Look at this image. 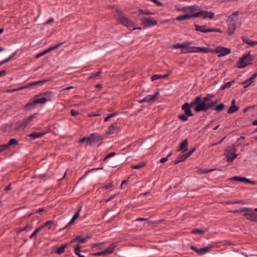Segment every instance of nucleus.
Instances as JSON below:
<instances>
[{
	"label": "nucleus",
	"instance_id": "nucleus-13",
	"mask_svg": "<svg viewBox=\"0 0 257 257\" xmlns=\"http://www.w3.org/2000/svg\"><path fill=\"white\" fill-rule=\"evenodd\" d=\"M191 107H192L191 103L189 104L188 103L186 102L182 105L181 107L182 110L184 111L186 115L189 116H192L193 115L190 108Z\"/></svg>",
	"mask_w": 257,
	"mask_h": 257
},
{
	"label": "nucleus",
	"instance_id": "nucleus-41",
	"mask_svg": "<svg viewBox=\"0 0 257 257\" xmlns=\"http://www.w3.org/2000/svg\"><path fill=\"white\" fill-rule=\"evenodd\" d=\"M118 114V112H114L113 113H110L107 116H106L104 119V121L105 122H106L107 121H108V120L112 117H113V116H116Z\"/></svg>",
	"mask_w": 257,
	"mask_h": 257
},
{
	"label": "nucleus",
	"instance_id": "nucleus-36",
	"mask_svg": "<svg viewBox=\"0 0 257 257\" xmlns=\"http://www.w3.org/2000/svg\"><path fill=\"white\" fill-rule=\"evenodd\" d=\"M32 229V226L30 224H27L25 227L23 228H19L17 230V233H19L23 231L30 230Z\"/></svg>",
	"mask_w": 257,
	"mask_h": 257
},
{
	"label": "nucleus",
	"instance_id": "nucleus-5",
	"mask_svg": "<svg viewBox=\"0 0 257 257\" xmlns=\"http://www.w3.org/2000/svg\"><path fill=\"white\" fill-rule=\"evenodd\" d=\"M215 14L212 12H208L207 11L201 10L197 12L194 17L195 18L201 17L203 19H210L212 20L214 17Z\"/></svg>",
	"mask_w": 257,
	"mask_h": 257
},
{
	"label": "nucleus",
	"instance_id": "nucleus-52",
	"mask_svg": "<svg viewBox=\"0 0 257 257\" xmlns=\"http://www.w3.org/2000/svg\"><path fill=\"white\" fill-rule=\"evenodd\" d=\"M213 170H214V169L208 170L206 169H200V170H198V172H199V173L205 174V173H207L209 172L212 171Z\"/></svg>",
	"mask_w": 257,
	"mask_h": 257
},
{
	"label": "nucleus",
	"instance_id": "nucleus-19",
	"mask_svg": "<svg viewBox=\"0 0 257 257\" xmlns=\"http://www.w3.org/2000/svg\"><path fill=\"white\" fill-rule=\"evenodd\" d=\"M228 28L227 30V33L229 35H232L235 30L236 29V24L234 23H227Z\"/></svg>",
	"mask_w": 257,
	"mask_h": 257
},
{
	"label": "nucleus",
	"instance_id": "nucleus-11",
	"mask_svg": "<svg viewBox=\"0 0 257 257\" xmlns=\"http://www.w3.org/2000/svg\"><path fill=\"white\" fill-rule=\"evenodd\" d=\"M82 209V206H80L78 209L77 210L76 212L74 214V215L73 216L72 218L71 219L70 221L67 224V225L63 228L61 229L60 230H62L68 227V226H70L71 225L73 224L75 221L77 219L79 216V214L81 211Z\"/></svg>",
	"mask_w": 257,
	"mask_h": 257
},
{
	"label": "nucleus",
	"instance_id": "nucleus-64",
	"mask_svg": "<svg viewBox=\"0 0 257 257\" xmlns=\"http://www.w3.org/2000/svg\"><path fill=\"white\" fill-rule=\"evenodd\" d=\"M78 114H79V112L78 111H77L76 110H75L74 109H71V114L72 116H76V115H77Z\"/></svg>",
	"mask_w": 257,
	"mask_h": 257
},
{
	"label": "nucleus",
	"instance_id": "nucleus-7",
	"mask_svg": "<svg viewBox=\"0 0 257 257\" xmlns=\"http://www.w3.org/2000/svg\"><path fill=\"white\" fill-rule=\"evenodd\" d=\"M200 8L196 5H192L190 6L182 8V11L187 13L189 16L194 15L197 12L200 11Z\"/></svg>",
	"mask_w": 257,
	"mask_h": 257
},
{
	"label": "nucleus",
	"instance_id": "nucleus-45",
	"mask_svg": "<svg viewBox=\"0 0 257 257\" xmlns=\"http://www.w3.org/2000/svg\"><path fill=\"white\" fill-rule=\"evenodd\" d=\"M178 117L181 119V120L183 121H186L188 120V116L187 115L185 114H179L178 115Z\"/></svg>",
	"mask_w": 257,
	"mask_h": 257
},
{
	"label": "nucleus",
	"instance_id": "nucleus-61",
	"mask_svg": "<svg viewBox=\"0 0 257 257\" xmlns=\"http://www.w3.org/2000/svg\"><path fill=\"white\" fill-rule=\"evenodd\" d=\"M46 54V51H45V50H44V51H42V52H40V53H39L37 54L36 55L35 57H36V58H40V57H41V56H43V55H45Z\"/></svg>",
	"mask_w": 257,
	"mask_h": 257
},
{
	"label": "nucleus",
	"instance_id": "nucleus-31",
	"mask_svg": "<svg viewBox=\"0 0 257 257\" xmlns=\"http://www.w3.org/2000/svg\"><path fill=\"white\" fill-rule=\"evenodd\" d=\"M67 246V244H63L61 246H59L55 250V252L58 254L63 253L65 251V248Z\"/></svg>",
	"mask_w": 257,
	"mask_h": 257
},
{
	"label": "nucleus",
	"instance_id": "nucleus-38",
	"mask_svg": "<svg viewBox=\"0 0 257 257\" xmlns=\"http://www.w3.org/2000/svg\"><path fill=\"white\" fill-rule=\"evenodd\" d=\"M18 141L16 139H11L9 141V143L6 145L7 146V148L8 149L11 146L14 145H16L18 144Z\"/></svg>",
	"mask_w": 257,
	"mask_h": 257
},
{
	"label": "nucleus",
	"instance_id": "nucleus-46",
	"mask_svg": "<svg viewBox=\"0 0 257 257\" xmlns=\"http://www.w3.org/2000/svg\"><path fill=\"white\" fill-rule=\"evenodd\" d=\"M42 227H38L35 230V231L30 235V238H32L35 235H36L41 230Z\"/></svg>",
	"mask_w": 257,
	"mask_h": 257
},
{
	"label": "nucleus",
	"instance_id": "nucleus-47",
	"mask_svg": "<svg viewBox=\"0 0 257 257\" xmlns=\"http://www.w3.org/2000/svg\"><path fill=\"white\" fill-rule=\"evenodd\" d=\"M245 210H248V211H254L257 212V208H255L253 209L252 208L243 207L239 211L242 212V211H243Z\"/></svg>",
	"mask_w": 257,
	"mask_h": 257
},
{
	"label": "nucleus",
	"instance_id": "nucleus-54",
	"mask_svg": "<svg viewBox=\"0 0 257 257\" xmlns=\"http://www.w3.org/2000/svg\"><path fill=\"white\" fill-rule=\"evenodd\" d=\"M115 155V152H111L108 154H107L104 158V161L106 160L107 159L112 157Z\"/></svg>",
	"mask_w": 257,
	"mask_h": 257
},
{
	"label": "nucleus",
	"instance_id": "nucleus-21",
	"mask_svg": "<svg viewBox=\"0 0 257 257\" xmlns=\"http://www.w3.org/2000/svg\"><path fill=\"white\" fill-rule=\"evenodd\" d=\"M37 116L36 114H34L29 116L28 117L23 119L25 125L27 127L28 125H30L31 124V122L34 118H35Z\"/></svg>",
	"mask_w": 257,
	"mask_h": 257
},
{
	"label": "nucleus",
	"instance_id": "nucleus-1",
	"mask_svg": "<svg viewBox=\"0 0 257 257\" xmlns=\"http://www.w3.org/2000/svg\"><path fill=\"white\" fill-rule=\"evenodd\" d=\"M217 101H213L210 97L207 96L203 98L196 97L191 102V105L196 112L206 111L216 104Z\"/></svg>",
	"mask_w": 257,
	"mask_h": 257
},
{
	"label": "nucleus",
	"instance_id": "nucleus-27",
	"mask_svg": "<svg viewBox=\"0 0 257 257\" xmlns=\"http://www.w3.org/2000/svg\"><path fill=\"white\" fill-rule=\"evenodd\" d=\"M169 75H170V73L166 74L165 75L155 74V75H153V76H152L151 79L152 81H154V80H158L159 79L165 78L167 77Z\"/></svg>",
	"mask_w": 257,
	"mask_h": 257
},
{
	"label": "nucleus",
	"instance_id": "nucleus-51",
	"mask_svg": "<svg viewBox=\"0 0 257 257\" xmlns=\"http://www.w3.org/2000/svg\"><path fill=\"white\" fill-rule=\"evenodd\" d=\"M80 246L79 245H76L74 248V252L75 253L78 255L80 253Z\"/></svg>",
	"mask_w": 257,
	"mask_h": 257
},
{
	"label": "nucleus",
	"instance_id": "nucleus-48",
	"mask_svg": "<svg viewBox=\"0 0 257 257\" xmlns=\"http://www.w3.org/2000/svg\"><path fill=\"white\" fill-rule=\"evenodd\" d=\"M242 182L248 183V184H252V185H256V182L250 181L248 179H247L246 178H244V177L243 178Z\"/></svg>",
	"mask_w": 257,
	"mask_h": 257
},
{
	"label": "nucleus",
	"instance_id": "nucleus-22",
	"mask_svg": "<svg viewBox=\"0 0 257 257\" xmlns=\"http://www.w3.org/2000/svg\"><path fill=\"white\" fill-rule=\"evenodd\" d=\"M188 150V141L187 140H183L180 144V147L178 150V151L183 152H186Z\"/></svg>",
	"mask_w": 257,
	"mask_h": 257
},
{
	"label": "nucleus",
	"instance_id": "nucleus-49",
	"mask_svg": "<svg viewBox=\"0 0 257 257\" xmlns=\"http://www.w3.org/2000/svg\"><path fill=\"white\" fill-rule=\"evenodd\" d=\"M243 178L244 177H241L240 176H234V177H232L230 179V180H235V181H238V182H242Z\"/></svg>",
	"mask_w": 257,
	"mask_h": 257
},
{
	"label": "nucleus",
	"instance_id": "nucleus-14",
	"mask_svg": "<svg viewBox=\"0 0 257 257\" xmlns=\"http://www.w3.org/2000/svg\"><path fill=\"white\" fill-rule=\"evenodd\" d=\"M91 238L90 235H86L85 237H82L80 235H77L75 238L71 240V242H77L80 243L85 242L88 239Z\"/></svg>",
	"mask_w": 257,
	"mask_h": 257
},
{
	"label": "nucleus",
	"instance_id": "nucleus-10",
	"mask_svg": "<svg viewBox=\"0 0 257 257\" xmlns=\"http://www.w3.org/2000/svg\"><path fill=\"white\" fill-rule=\"evenodd\" d=\"M90 145L98 142L103 140L102 136L97 133H92L89 136Z\"/></svg>",
	"mask_w": 257,
	"mask_h": 257
},
{
	"label": "nucleus",
	"instance_id": "nucleus-60",
	"mask_svg": "<svg viewBox=\"0 0 257 257\" xmlns=\"http://www.w3.org/2000/svg\"><path fill=\"white\" fill-rule=\"evenodd\" d=\"M112 186H113V183L111 182L108 184L105 185L104 186L102 187V188L103 189H109L110 187H111Z\"/></svg>",
	"mask_w": 257,
	"mask_h": 257
},
{
	"label": "nucleus",
	"instance_id": "nucleus-8",
	"mask_svg": "<svg viewBox=\"0 0 257 257\" xmlns=\"http://www.w3.org/2000/svg\"><path fill=\"white\" fill-rule=\"evenodd\" d=\"M212 247V245L210 244L208 246H207L205 247H202L200 248H198L197 247L195 246H191L190 248L194 251H195L197 253H198L199 255H203L207 253L208 250L211 248Z\"/></svg>",
	"mask_w": 257,
	"mask_h": 257
},
{
	"label": "nucleus",
	"instance_id": "nucleus-37",
	"mask_svg": "<svg viewBox=\"0 0 257 257\" xmlns=\"http://www.w3.org/2000/svg\"><path fill=\"white\" fill-rule=\"evenodd\" d=\"M140 15H155V13L152 12L147 10H139Z\"/></svg>",
	"mask_w": 257,
	"mask_h": 257
},
{
	"label": "nucleus",
	"instance_id": "nucleus-40",
	"mask_svg": "<svg viewBox=\"0 0 257 257\" xmlns=\"http://www.w3.org/2000/svg\"><path fill=\"white\" fill-rule=\"evenodd\" d=\"M242 40L244 42H245L246 44H247L249 45L250 46H253V41H251L249 38L246 37H243L242 38Z\"/></svg>",
	"mask_w": 257,
	"mask_h": 257
},
{
	"label": "nucleus",
	"instance_id": "nucleus-56",
	"mask_svg": "<svg viewBox=\"0 0 257 257\" xmlns=\"http://www.w3.org/2000/svg\"><path fill=\"white\" fill-rule=\"evenodd\" d=\"M53 223V221H47L46 223H45L44 224H43L42 225H41V226H40V227H42V229L48 226V225H51Z\"/></svg>",
	"mask_w": 257,
	"mask_h": 257
},
{
	"label": "nucleus",
	"instance_id": "nucleus-4",
	"mask_svg": "<svg viewBox=\"0 0 257 257\" xmlns=\"http://www.w3.org/2000/svg\"><path fill=\"white\" fill-rule=\"evenodd\" d=\"M251 55L249 53L244 54L239 59L237 63L239 68H243L246 67L249 62L251 61Z\"/></svg>",
	"mask_w": 257,
	"mask_h": 257
},
{
	"label": "nucleus",
	"instance_id": "nucleus-55",
	"mask_svg": "<svg viewBox=\"0 0 257 257\" xmlns=\"http://www.w3.org/2000/svg\"><path fill=\"white\" fill-rule=\"evenodd\" d=\"M195 150H196V148H193L191 150H190V151H189L187 153L185 154V156H186L187 158H188L189 157H190L192 155V154L193 153H194L195 152Z\"/></svg>",
	"mask_w": 257,
	"mask_h": 257
},
{
	"label": "nucleus",
	"instance_id": "nucleus-43",
	"mask_svg": "<svg viewBox=\"0 0 257 257\" xmlns=\"http://www.w3.org/2000/svg\"><path fill=\"white\" fill-rule=\"evenodd\" d=\"M13 57V56H10L8 58L0 61V66L9 62Z\"/></svg>",
	"mask_w": 257,
	"mask_h": 257
},
{
	"label": "nucleus",
	"instance_id": "nucleus-32",
	"mask_svg": "<svg viewBox=\"0 0 257 257\" xmlns=\"http://www.w3.org/2000/svg\"><path fill=\"white\" fill-rule=\"evenodd\" d=\"M117 128L116 125L112 124L108 128V131L107 132V134H113L115 130Z\"/></svg>",
	"mask_w": 257,
	"mask_h": 257
},
{
	"label": "nucleus",
	"instance_id": "nucleus-24",
	"mask_svg": "<svg viewBox=\"0 0 257 257\" xmlns=\"http://www.w3.org/2000/svg\"><path fill=\"white\" fill-rule=\"evenodd\" d=\"M159 92L157 91L153 95H148L145 98L146 102H149L154 99H155L159 95Z\"/></svg>",
	"mask_w": 257,
	"mask_h": 257
},
{
	"label": "nucleus",
	"instance_id": "nucleus-39",
	"mask_svg": "<svg viewBox=\"0 0 257 257\" xmlns=\"http://www.w3.org/2000/svg\"><path fill=\"white\" fill-rule=\"evenodd\" d=\"M213 49H211L207 47H200V53H208V52H213Z\"/></svg>",
	"mask_w": 257,
	"mask_h": 257
},
{
	"label": "nucleus",
	"instance_id": "nucleus-25",
	"mask_svg": "<svg viewBox=\"0 0 257 257\" xmlns=\"http://www.w3.org/2000/svg\"><path fill=\"white\" fill-rule=\"evenodd\" d=\"M26 127L23 120L17 122L15 124V128L16 130H24Z\"/></svg>",
	"mask_w": 257,
	"mask_h": 257
},
{
	"label": "nucleus",
	"instance_id": "nucleus-58",
	"mask_svg": "<svg viewBox=\"0 0 257 257\" xmlns=\"http://www.w3.org/2000/svg\"><path fill=\"white\" fill-rule=\"evenodd\" d=\"M104 254H105V253L104 250L97 252L94 253L93 254V255H95V256H101V255H103Z\"/></svg>",
	"mask_w": 257,
	"mask_h": 257
},
{
	"label": "nucleus",
	"instance_id": "nucleus-29",
	"mask_svg": "<svg viewBox=\"0 0 257 257\" xmlns=\"http://www.w3.org/2000/svg\"><path fill=\"white\" fill-rule=\"evenodd\" d=\"M200 47H191L189 48V50L187 52H182V53H200Z\"/></svg>",
	"mask_w": 257,
	"mask_h": 257
},
{
	"label": "nucleus",
	"instance_id": "nucleus-18",
	"mask_svg": "<svg viewBox=\"0 0 257 257\" xmlns=\"http://www.w3.org/2000/svg\"><path fill=\"white\" fill-rule=\"evenodd\" d=\"M257 76L256 73H254L247 79L245 80L241 83V84L244 85V87L246 88L254 82V79Z\"/></svg>",
	"mask_w": 257,
	"mask_h": 257
},
{
	"label": "nucleus",
	"instance_id": "nucleus-9",
	"mask_svg": "<svg viewBox=\"0 0 257 257\" xmlns=\"http://www.w3.org/2000/svg\"><path fill=\"white\" fill-rule=\"evenodd\" d=\"M236 149L233 148L230 151H228L225 155L226 160L228 162H232L238 156L236 154Z\"/></svg>",
	"mask_w": 257,
	"mask_h": 257
},
{
	"label": "nucleus",
	"instance_id": "nucleus-50",
	"mask_svg": "<svg viewBox=\"0 0 257 257\" xmlns=\"http://www.w3.org/2000/svg\"><path fill=\"white\" fill-rule=\"evenodd\" d=\"M85 141L87 142V143L90 144L89 136H88V137L83 138L82 139L79 140L78 143L80 144H82Z\"/></svg>",
	"mask_w": 257,
	"mask_h": 257
},
{
	"label": "nucleus",
	"instance_id": "nucleus-59",
	"mask_svg": "<svg viewBox=\"0 0 257 257\" xmlns=\"http://www.w3.org/2000/svg\"><path fill=\"white\" fill-rule=\"evenodd\" d=\"M7 146L6 144L0 145V152H2L5 150H7Z\"/></svg>",
	"mask_w": 257,
	"mask_h": 257
},
{
	"label": "nucleus",
	"instance_id": "nucleus-16",
	"mask_svg": "<svg viewBox=\"0 0 257 257\" xmlns=\"http://www.w3.org/2000/svg\"><path fill=\"white\" fill-rule=\"evenodd\" d=\"M239 12L237 11L234 12L231 15L229 16L228 18L227 23H234L236 24L238 21V16Z\"/></svg>",
	"mask_w": 257,
	"mask_h": 257
},
{
	"label": "nucleus",
	"instance_id": "nucleus-3",
	"mask_svg": "<svg viewBox=\"0 0 257 257\" xmlns=\"http://www.w3.org/2000/svg\"><path fill=\"white\" fill-rule=\"evenodd\" d=\"M115 17L122 25L131 30H134V23L126 18L121 12L117 11Z\"/></svg>",
	"mask_w": 257,
	"mask_h": 257
},
{
	"label": "nucleus",
	"instance_id": "nucleus-44",
	"mask_svg": "<svg viewBox=\"0 0 257 257\" xmlns=\"http://www.w3.org/2000/svg\"><path fill=\"white\" fill-rule=\"evenodd\" d=\"M224 108V105L223 103H221L216 106L215 110L217 112H219L222 110Z\"/></svg>",
	"mask_w": 257,
	"mask_h": 257
},
{
	"label": "nucleus",
	"instance_id": "nucleus-20",
	"mask_svg": "<svg viewBox=\"0 0 257 257\" xmlns=\"http://www.w3.org/2000/svg\"><path fill=\"white\" fill-rule=\"evenodd\" d=\"M192 42L187 41L183 43H177L172 46V48L174 49H178L180 48H187L188 46L192 44Z\"/></svg>",
	"mask_w": 257,
	"mask_h": 257
},
{
	"label": "nucleus",
	"instance_id": "nucleus-6",
	"mask_svg": "<svg viewBox=\"0 0 257 257\" xmlns=\"http://www.w3.org/2000/svg\"><path fill=\"white\" fill-rule=\"evenodd\" d=\"M213 51V53L218 54V57H224L231 53V50L229 48L220 46H217Z\"/></svg>",
	"mask_w": 257,
	"mask_h": 257
},
{
	"label": "nucleus",
	"instance_id": "nucleus-63",
	"mask_svg": "<svg viewBox=\"0 0 257 257\" xmlns=\"http://www.w3.org/2000/svg\"><path fill=\"white\" fill-rule=\"evenodd\" d=\"M136 221H144L146 222H148V218H138L135 220Z\"/></svg>",
	"mask_w": 257,
	"mask_h": 257
},
{
	"label": "nucleus",
	"instance_id": "nucleus-28",
	"mask_svg": "<svg viewBox=\"0 0 257 257\" xmlns=\"http://www.w3.org/2000/svg\"><path fill=\"white\" fill-rule=\"evenodd\" d=\"M115 247V245L114 244H111L109 245L104 250L105 254H110L113 252L114 249Z\"/></svg>",
	"mask_w": 257,
	"mask_h": 257
},
{
	"label": "nucleus",
	"instance_id": "nucleus-15",
	"mask_svg": "<svg viewBox=\"0 0 257 257\" xmlns=\"http://www.w3.org/2000/svg\"><path fill=\"white\" fill-rule=\"evenodd\" d=\"M243 216L246 217L247 219L252 222H257V213L253 212L248 213L245 212L243 214Z\"/></svg>",
	"mask_w": 257,
	"mask_h": 257
},
{
	"label": "nucleus",
	"instance_id": "nucleus-34",
	"mask_svg": "<svg viewBox=\"0 0 257 257\" xmlns=\"http://www.w3.org/2000/svg\"><path fill=\"white\" fill-rule=\"evenodd\" d=\"M187 158L185 154L178 156L174 161L175 164H178L186 159Z\"/></svg>",
	"mask_w": 257,
	"mask_h": 257
},
{
	"label": "nucleus",
	"instance_id": "nucleus-30",
	"mask_svg": "<svg viewBox=\"0 0 257 257\" xmlns=\"http://www.w3.org/2000/svg\"><path fill=\"white\" fill-rule=\"evenodd\" d=\"M208 229L207 228L204 229V228H197L194 230H193L191 231V233L192 234H203L206 231H207Z\"/></svg>",
	"mask_w": 257,
	"mask_h": 257
},
{
	"label": "nucleus",
	"instance_id": "nucleus-57",
	"mask_svg": "<svg viewBox=\"0 0 257 257\" xmlns=\"http://www.w3.org/2000/svg\"><path fill=\"white\" fill-rule=\"evenodd\" d=\"M54 19L53 18H50L46 22H45L43 24V25L45 26L46 25H48V24H49L50 23H52L54 22Z\"/></svg>",
	"mask_w": 257,
	"mask_h": 257
},
{
	"label": "nucleus",
	"instance_id": "nucleus-33",
	"mask_svg": "<svg viewBox=\"0 0 257 257\" xmlns=\"http://www.w3.org/2000/svg\"><path fill=\"white\" fill-rule=\"evenodd\" d=\"M239 109V107L237 105H231L227 110L228 113H233Z\"/></svg>",
	"mask_w": 257,
	"mask_h": 257
},
{
	"label": "nucleus",
	"instance_id": "nucleus-2",
	"mask_svg": "<svg viewBox=\"0 0 257 257\" xmlns=\"http://www.w3.org/2000/svg\"><path fill=\"white\" fill-rule=\"evenodd\" d=\"M52 92L47 91L40 94L35 95L34 98L30 100L26 105L25 108L31 109L34 108L37 104H45L48 101H51Z\"/></svg>",
	"mask_w": 257,
	"mask_h": 257
},
{
	"label": "nucleus",
	"instance_id": "nucleus-53",
	"mask_svg": "<svg viewBox=\"0 0 257 257\" xmlns=\"http://www.w3.org/2000/svg\"><path fill=\"white\" fill-rule=\"evenodd\" d=\"M101 168H93L91 170H89V171H87L82 176V177L79 179V180H81L82 179H84L88 175V173L91 171H93V170H99V169H101Z\"/></svg>",
	"mask_w": 257,
	"mask_h": 257
},
{
	"label": "nucleus",
	"instance_id": "nucleus-42",
	"mask_svg": "<svg viewBox=\"0 0 257 257\" xmlns=\"http://www.w3.org/2000/svg\"><path fill=\"white\" fill-rule=\"evenodd\" d=\"M146 165L145 163H142L137 165H133L131 166V168L133 169H138L144 167Z\"/></svg>",
	"mask_w": 257,
	"mask_h": 257
},
{
	"label": "nucleus",
	"instance_id": "nucleus-35",
	"mask_svg": "<svg viewBox=\"0 0 257 257\" xmlns=\"http://www.w3.org/2000/svg\"><path fill=\"white\" fill-rule=\"evenodd\" d=\"M234 82L235 81L234 80L227 82L226 83L222 85L220 87V89L221 90H224L225 88H229L231 86V85L234 83Z\"/></svg>",
	"mask_w": 257,
	"mask_h": 257
},
{
	"label": "nucleus",
	"instance_id": "nucleus-62",
	"mask_svg": "<svg viewBox=\"0 0 257 257\" xmlns=\"http://www.w3.org/2000/svg\"><path fill=\"white\" fill-rule=\"evenodd\" d=\"M101 73V71H99L96 73H95L93 74L92 75H91V76H90L89 78H93L96 76H98Z\"/></svg>",
	"mask_w": 257,
	"mask_h": 257
},
{
	"label": "nucleus",
	"instance_id": "nucleus-12",
	"mask_svg": "<svg viewBox=\"0 0 257 257\" xmlns=\"http://www.w3.org/2000/svg\"><path fill=\"white\" fill-rule=\"evenodd\" d=\"M142 23L145 27H151L157 25L158 22L156 20H152L150 19L143 18L141 20Z\"/></svg>",
	"mask_w": 257,
	"mask_h": 257
},
{
	"label": "nucleus",
	"instance_id": "nucleus-23",
	"mask_svg": "<svg viewBox=\"0 0 257 257\" xmlns=\"http://www.w3.org/2000/svg\"><path fill=\"white\" fill-rule=\"evenodd\" d=\"M195 30L197 31H200L202 33L211 32V29H207L205 26H199L196 25Z\"/></svg>",
	"mask_w": 257,
	"mask_h": 257
},
{
	"label": "nucleus",
	"instance_id": "nucleus-26",
	"mask_svg": "<svg viewBox=\"0 0 257 257\" xmlns=\"http://www.w3.org/2000/svg\"><path fill=\"white\" fill-rule=\"evenodd\" d=\"M194 16V15L189 16L188 14H186L184 15L178 16V17L176 18V20L178 21H181L185 20L190 19L192 18H195Z\"/></svg>",
	"mask_w": 257,
	"mask_h": 257
},
{
	"label": "nucleus",
	"instance_id": "nucleus-17",
	"mask_svg": "<svg viewBox=\"0 0 257 257\" xmlns=\"http://www.w3.org/2000/svg\"><path fill=\"white\" fill-rule=\"evenodd\" d=\"M47 134L46 132H35L30 134L27 136L28 137L30 138L31 140H34L37 138H41L45 136Z\"/></svg>",
	"mask_w": 257,
	"mask_h": 257
}]
</instances>
